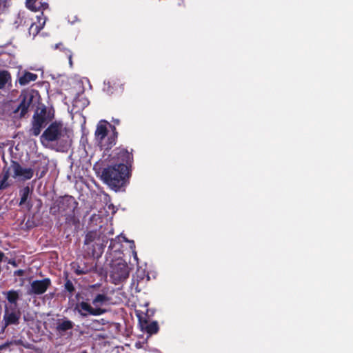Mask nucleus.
<instances>
[{
	"mask_svg": "<svg viewBox=\"0 0 353 353\" xmlns=\"http://www.w3.org/2000/svg\"><path fill=\"white\" fill-rule=\"evenodd\" d=\"M129 176V169L123 163H112L103 168L101 178L103 181L114 190H118Z\"/></svg>",
	"mask_w": 353,
	"mask_h": 353,
	"instance_id": "nucleus-1",
	"label": "nucleus"
},
{
	"mask_svg": "<svg viewBox=\"0 0 353 353\" xmlns=\"http://www.w3.org/2000/svg\"><path fill=\"white\" fill-rule=\"evenodd\" d=\"M70 134V131L63 123L53 122L43 132L41 141L43 144L56 141L63 146H68L71 142Z\"/></svg>",
	"mask_w": 353,
	"mask_h": 353,
	"instance_id": "nucleus-2",
	"label": "nucleus"
},
{
	"mask_svg": "<svg viewBox=\"0 0 353 353\" xmlns=\"http://www.w3.org/2000/svg\"><path fill=\"white\" fill-rule=\"evenodd\" d=\"M111 127L106 121H100L95 131V138L101 148L108 150L115 144L117 132L113 128L111 131L108 130V126Z\"/></svg>",
	"mask_w": 353,
	"mask_h": 353,
	"instance_id": "nucleus-3",
	"label": "nucleus"
},
{
	"mask_svg": "<svg viewBox=\"0 0 353 353\" xmlns=\"http://www.w3.org/2000/svg\"><path fill=\"white\" fill-rule=\"evenodd\" d=\"M107 243L105 235H101L97 231H90L87 233L85 238V245L92 248L93 256L99 257L103 252V248Z\"/></svg>",
	"mask_w": 353,
	"mask_h": 353,
	"instance_id": "nucleus-4",
	"label": "nucleus"
},
{
	"mask_svg": "<svg viewBox=\"0 0 353 353\" xmlns=\"http://www.w3.org/2000/svg\"><path fill=\"white\" fill-rule=\"evenodd\" d=\"M51 120V117L47 114L46 108L37 112L33 116L32 128L30 130L31 134L38 136L42 128Z\"/></svg>",
	"mask_w": 353,
	"mask_h": 353,
	"instance_id": "nucleus-5",
	"label": "nucleus"
},
{
	"mask_svg": "<svg viewBox=\"0 0 353 353\" xmlns=\"http://www.w3.org/2000/svg\"><path fill=\"white\" fill-rule=\"evenodd\" d=\"M34 94L32 92H23L20 96V103L13 108L12 112L18 114L19 117H24L32 104Z\"/></svg>",
	"mask_w": 353,
	"mask_h": 353,
	"instance_id": "nucleus-6",
	"label": "nucleus"
},
{
	"mask_svg": "<svg viewBox=\"0 0 353 353\" xmlns=\"http://www.w3.org/2000/svg\"><path fill=\"white\" fill-rule=\"evenodd\" d=\"M111 161L112 163H123L128 166L129 169V166L131 165V163L133 160V157L131 153H130L126 149L118 148H116L112 154L110 155Z\"/></svg>",
	"mask_w": 353,
	"mask_h": 353,
	"instance_id": "nucleus-7",
	"label": "nucleus"
},
{
	"mask_svg": "<svg viewBox=\"0 0 353 353\" xmlns=\"http://www.w3.org/2000/svg\"><path fill=\"white\" fill-rule=\"evenodd\" d=\"M51 285L50 279H44L42 280H35L30 283V287L27 293L29 295H40L45 293L47 289Z\"/></svg>",
	"mask_w": 353,
	"mask_h": 353,
	"instance_id": "nucleus-8",
	"label": "nucleus"
},
{
	"mask_svg": "<svg viewBox=\"0 0 353 353\" xmlns=\"http://www.w3.org/2000/svg\"><path fill=\"white\" fill-rule=\"evenodd\" d=\"M13 171V177L21 180L30 179L34 175V170L30 168L22 167L19 163L13 162L11 165Z\"/></svg>",
	"mask_w": 353,
	"mask_h": 353,
	"instance_id": "nucleus-9",
	"label": "nucleus"
},
{
	"mask_svg": "<svg viewBox=\"0 0 353 353\" xmlns=\"http://www.w3.org/2000/svg\"><path fill=\"white\" fill-rule=\"evenodd\" d=\"M129 268L126 263H119L113 268L111 276L114 283L117 284L126 279L129 276Z\"/></svg>",
	"mask_w": 353,
	"mask_h": 353,
	"instance_id": "nucleus-10",
	"label": "nucleus"
},
{
	"mask_svg": "<svg viewBox=\"0 0 353 353\" xmlns=\"http://www.w3.org/2000/svg\"><path fill=\"white\" fill-rule=\"evenodd\" d=\"M21 317V312L18 307L6 305L3 321L6 326L10 324H18Z\"/></svg>",
	"mask_w": 353,
	"mask_h": 353,
	"instance_id": "nucleus-11",
	"label": "nucleus"
},
{
	"mask_svg": "<svg viewBox=\"0 0 353 353\" xmlns=\"http://www.w3.org/2000/svg\"><path fill=\"white\" fill-rule=\"evenodd\" d=\"M74 310L77 312L82 318H85L89 315L97 316V314L101 312L99 310H94L92 306L85 301L77 303Z\"/></svg>",
	"mask_w": 353,
	"mask_h": 353,
	"instance_id": "nucleus-12",
	"label": "nucleus"
},
{
	"mask_svg": "<svg viewBox=\"0 0 353 353\" xmlns=\"http://www.w3.org/2000/svg\"><path fill=\"white\" fill-rule=\"evenodd\" d=\"M110 299L106 294H98L92 299V304L94 310H99L101 312L97 314V316L102 315L106 313L107 310L104 309L103 306L109 303Z\"/></svg>",
	"mask_w": 353,
	"mask_h": 353,
	"instance_id": "nucleus-13",
	"label": "nucleus"
},
{
	"mask_svg": "<svg viewBox=\"0 0 353 353\" xmlns=\"http://www.w3.org/2000/svg\"><path fill=\"white\" fill-rule=\"evenodd\" d=\"M74 327V323L67 319H59L57 323V331L63 334L66 331L72 330Z\"/></svg>",
	"mask_w": 353,
	"mask_h": 353,
	"instance_id": "nucleus-14",
	"label": "nucleus"
},
{
	"mask_svg": "<svg viewBox=\"0 0 353 353\" xmlns=\"http://www.w3.org/2000/svg\"><path fill=\"white\" fill-rule=\"evenodd\" d=\"M5 295L6 298L10 303V305L8 307H18L17 301L19 299V294L18 291L16 290H10L8 292H3Z\"/></svg>",
	"mask_w": 353,
	"mask_h": 353,
	"instance_id": "nucleus-15",
	"label": "nucleus"
},
{
	"mask_svg": "<svg viewBox=\"0 0 353 353\" xmlns=\"http://www.w3.org/2000/svg\"><path fill=\"white\" fill-rule=\"evenodd\" d=\"M37 0H26V7L32 11H39L45 10L48 8V5L46 3H39L36 4Z\"/></svg>",
	"mask_w": 353,
	"mask_h": 353,
	"instance_id": "nucleus-16",
	"label": "nucleus"
},
{
	"mask_svg": "<svg viewBox=\"0 0 353 353\" xmlns=\"http://www.w3.org/2000/svg\"><path fill=\"white\" fill-rule=\"evenodd\" d=\"M37 79V74L26 72L21 75L19 79V83L21 85H26L32 81H36Z\"/></svg>",
	"mask_w": 353,
	"mask_h": 353,
	"instance_id": "nucleus-17",
	"label": "nucleus"
},
{
	"mask_svg": "<svg viewBox=\"0 0 353 353\" xmlns=\"http://www.w3.org/2000/svg\"><path fill=\"white\" fill-rule=\"evenodd\" d=\"M38 21L39 23H33L31 24L30 27L29 28V34L30 35H32L33 37H34L39 31L43 28L44 24H45V20H43L42 22H41V17H38Z\"/></svg>",
	"mask_w": 353,
	"mask_h": 353,
	"instance_id": "nucleus-18",
	"label": "nucleus"
},
{
	"mask_svg": "<svg viewBox=\"0 0 353 353\" xmlns=\"http://www.w3.org/2000/svg\"><path fill=\"white\" fill-rule=\"evenodd\" d=\"M11 81V75L7 70L0 71V90L6 88L7 83Z\"/></svg>",
	"mask_w": 353,
	"mask_h": 353,
	"instance_id": "nucleus-19",
	"label": "nucleus"
},
{
	"mask_svg": "<svg viewBox=\"0 0 353 353\" xmlns=\"http://www.w3.org/2000/svg\"><path fill=\"white\" fill-rule=\"evenodd\" d=\"M142 330L151 335L157 333L159 330V325L157 322L154 321L150 323L142 325Z\"/></svg>",
	"mask_w": 353,
	"mask_h": 353,
	"instance_id": "nucleus-20",
	"label": "nucleus"
},
{
	"mask_svg": "<svg viewBox=\"0 0 353 353\" xmlns=\"http://www.w3.org/2000/svg\"><path fill=\"white\" fill-rule=\"evenodd\" d=\"M30 192V189L28 186H26L20 190L21 200L19 205L23 206L26 204L27 199Z\"/></svg>",
	"mask_w": 353,
	"mask_h": 353,
	"instance_id": "nucleus-21",
	"label": "nucleus"
},
{
	"mask_svg": "<svg viewBox=\"0 0 353 353\" xmlns=\"http://www.w3.org/2000/svg\"><path fill=\"white\" fill-rule=\"evenodd\" d=\"M8 178L9 173L7 171L4 173L3 177L0 179V190H3L9 185L8 183Z\"/></svg>",
	"mask_w": 353,
	"mask_h": 353,
	"instance_id": "nucleus-22",
	"label": "nucleus"
},
{
	"mask_svg": "<svg viewBox=\"0 0 353 353\" xmlns=\"http://www.w3.org/2000/svg\"><path fill=\"white\" fill-rule=\"evenodd\" d=\"M65 288L70 292H72L74 290L72 283L70 281H67L65 283Z\"/></svg>",
	"mask_w": 353,
	"mask_h": 353,
	"instance_id": "nucleus-23",
	"label": "nucleus"
},
{
	"mask_svg": "<svg viewBox=\"0 0 353 353\" xmlns=\"http://www.w3.org/2000/svg\"><path fill=\"white\" fill-rule=\"evenodd\" d=\"M9 5L7 0H0V14Z\"/></svg>",
	"mask_w": 353,
	"mask_h": 353,
	"instance_id": "nucleus-24",
	"label": "nucleus"
},
{
	"mask_svg": "<svg viewBox=\"0 0 353 353\" xmlns=\"http://www.w3.org/2000/svg\"><path fill=\"white\" fill-rule=\"evenodd\" d=\"M2 106L4 110H9L12 106V103L10 102L4 103L3 104H2Z\"/></svg>",
	"mask_w": 353,
	"mask_h": 353,
	"instance_id": "nucleus-25",
	"label": "nucleus"
},
{
	"mask_svg": "<svg viewBox=\"0 0 353 353\" xmlns=\"http://www.w3.org/2000/svg\"><path fill=\"white\" fill-rule=\"evenodd\" d=\"M68 51V59H69V63H70V66H72V53L70 52V50H67Z\"/></svg>",
	"mask_w": 353,
	"mask_h": 353,
	"instance_id": "nucleus-26",
	"label": "nucleus"
},
{
	"mask_svg": "<svg viewBox=\"0 0 353 353\" xmlns=\"http://www.w3.org/2000/svg\"><path fill=\"white\" fill-rule=\"evenodd\" d=\"M3 256L4 254L2 252H0V262L2 261Z\"/></svg>",
	"mask_w": 353,
	"mask_h": 353,
	"instance_id": "nucleus-27",
	"label": "nucleus"
},
{
	"mask_svg": "<svg viewBox=\"0 0 353 353\" xmlns=\"http://www.w3.org/2000/svg\"><path fill=\"white\" fill-rule=\"evenodd\" d=\"M77 272L78 274H81L84 273L83 271H79V270H77Z\"/></svg>",
	"mask_w": 353,
	"mask_h": 353,
	"instance_id": "nucleus-28",
	"label": "nucleus"
},
{
	"mask_svg": "<svg viewBox=\"0 0 353 353\" xmlns=\"http://www.w3.org/2000/svg\"><path fill=\"white\" fill-rule=\"evenodd\" d=\"M59 46H61V43L57 44V45L55 46V48H56V49H57V48H58L59 47Z\"/></svg>",
	"mask_w": 353,
	"mask_h": 353,
	"instance_id": "nucleus-29",
	"label": "nucleus"
},
{
	"mask_svg": "<svg viewBox=\"0 0 353 353\" xmlns=\"http://www.w3.org/2000/svg\"><path fill=\"white\" fill-rule=\"evenodd\" d=\"M22 272H23L21 270H19L16 273H17L18 274H22Z\"/></svg>",
	"mask_w": 353,
	"mask_h": 353,
	"instance_id": "nucleus-30",
	"label": "nucleus"
},
{
	"mask_svg": "<svg viewBox=\"0 0 353 353\" xmlns=\"http://www.w3.org/2000/svg\"><path fill=\"white\" fill-rule=\"evenodd\" d=\"M27 207H28V209L30 208L31 205L29 204V203H27Z\"/></svg>",
	"mask_w": 353,
	"mask_h": 353,
	"instance_id": "nucleus-31",
	"label": "nucleus"
},
{
	"mask_svg": "<svg viewBox=\"0 0 353 353\" xmlns=\"http://www.w3.org/2000/svg\"><path fill=\"white\" fill-rule=\"evenodd\" d=\"M93 323H99V321L98 320H95L93 321Z\"/></svg>",
	"mask_w": 353,
	"mask_h": 353,
	"instance_id": "nucleus-32",
	"label": "nucleus"
},
{
	"mask_svg": "<svg viewBox=\"0 0 353 353\" xmlns=\"http://www.w3.org/2000/svg\"><path fill=\"white\" fill-rule=\"evenodd\" d=\"M134 258L137 259V253L134 252Z\"/></svg>",
	"mask_w": 353,
	"mask_h": 353,
	"instance_id": "nucleus-33",
	"label": "nucleus"
}]
</instances>
